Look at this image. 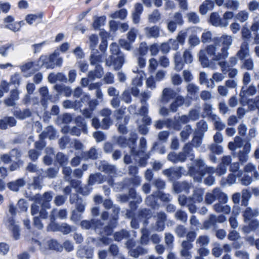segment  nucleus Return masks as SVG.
<instances>
[{"label":"nucleus","instance_id":"338daca9","mask_svg":"<svg viewBox=\"0 0 259 259\" xmlns=\"http://www.w3.org/2000/svg\"><path fill=\"white\" fill-rule=\"evenodd\" d=\"M59 167H50L46 171L47 176L50 179L55 178L59 171Z\"/></svg>","mask_w":259,"mask_h":259},{"label":"nucleus","instance_id":"49530a36","mask_svg":"<svg viewBox=\"0 0 259 259\" xmlns=\"http://www.w3.org/2000/svg\"><path fill=\"white\" fill-rule=\"evenodd\" d=\"M90 48L93 52H98L96 47L98 43V37L96 34H92L90 36Z\"/></svg>","mask_w":259,"mask_h":259},{"label":"nucleus","instance_id":"6ab92c4d","mask_svg":"<svg viewBox=\"0 0 259 259\" xmlns=\"http://www.w3.org/2000/svg\"><path fill=\"white\" fill-rule=\"evenodd\" d=\"M16 120L13 117H5L0 119V129L6 130L8 126L13 127L16 125Z\"/></svg>","mask_w":259,"mask_h":259},{"label":"nucleus","instance_id":"680f3d73","mask_svg":"<svg viewBox=\"0 0 259 259\" xmlns=\"http://www.w3.org/2000/svg\"><path fill=\"white\" fill-rule=\"evenodd\" d=\"M155 194L157 198L163 202H168L170 201V199L169 198L170 195L168 194H165L159 190L155 191Z\"/></svg>","mask_w":259,"mask_h":259},{"label":"nucleus","instance_id":"864d4df0","mask_svg":"<svg viewBox=\"0 0 259 259\" xmlns=\"http://www.w3.org/2000/svg\"><path fill=\"white\" fill-rule=\"evenodd\" d=\"M43 14L40 13L37 14H28L26 16L25 20L29 24H32L37 19H41Z\"/></svg>","mask_w":259,"mask_h":259},{"label":"nucleus","instance_id":"5701e85b","mask_svg":"<svg viewBox=\"0 0 259 259\" xmlns=\"http://www.w3.org/2000/svg\"><path fill=\"white\" fill-rule=\"evenodd\" d=\"M82 159L87 160L89 159L96 160L98 157L97 150L94 147H92L89 151L82 152L80 154Z\"/></svg>","mask_w":259,"mask_h":259},{"label":"nucleus","instance_id":"79ce46f5","mask_svg":"<svg viewBox=\"0 0 259 259\" xmlns=\"http://www.w3.org/2000/svg\"><path fill=\"white\" fill-rule=\"evenodd\" d=\"M49 248L51 250L61 252L63 250V246L55 239H51L48 241Z\"/></svg>","mask_w":259,"mask_h":259},{"label":"nucleus","instance_id":"3c124183","mask_svg":"<svg viewBox=\"0 0 259 259\" xmlns=\"http://www.w3.org/2000/svg\"><path fill=\"white\" fill-rule=\"evenodd\" d=\"M175 64V69L177 71H181L184 67V63L182 62V58L180 54L177 53L174 57Z\"/></svg>","mask_w":259,"mask_h":259},{"label":"nucleus","instance_id":"de8ad7c7","mask_svg":"<svg viewBox=\"0 0 259 259\" xmlns=\"http://www.w3.org/2000/svg\"><path fill=\"white\" fill-rule=\"evenodd\" d=\"M251 196L250 192L247 189H243L242 191L241 205L246 206Z\"/></svg>","mask_w":259,"mask_h":259},{"label":"nucleus","instance_id":"f03ea898","mask_svg":"<svg viewBox=\"0 0 259 259\" xmlns=\"http://www.w3.org/2000/svg\"><path fill=\"white\" fill-rule=\"evenodd\" d=\"M110 51L111 55L106 59V65L108 66L113 65L115 70H120L124 63L125 58L123 53L115 42L111 44Z\"/></svg>","mask_w":259,"mask_h":259},{"label":"nucleus","instance_id":"e2e57ef3","mask_svg":"<svg viewBox=\"0 0 259 259\" xmlns=\"http://www.w3.org/2000/svg\"><path fill=\"white\" fill-rule=\"evenodd\" d=\"M172 122V119L170 118H168L165 120H158L156 121L155 124V126L157 129H161L165 125H166L167 126H169Z\"/></svg>","mask_w":259,"mask_h":259},{"label":"nucleus","instance_id":"b1692460","mask_svg":"<svg viewBox=\"0 0 259 259\" xmlns=\"http://www.w3.org/2000/svg\"><path fill=\"white\" fill-rule=\"evenodd\" d=\"M103 182V176L101 173L97 172L89 176L88 183L92 187L96 183L101 184Z\"/></svg>","mask_w":259,"mask_h":259},{"label":"nucleus","instance_id":"473e14b6","mask_svg":"<svg viewBox=\"0 0 259 259\" xmlns=\"http://www.w3.org/2000/svg\"><path fill=\"white\" fill-rule=\"evenodd\" d=\"M93 249L89 247L82 248L77 251V254L80 257H85L88 259L92 258L93 256Z\"/></svg>","mask_w":259,"mask_h":259},{"label":"nucleus","instance_id":"412c9836","mask_svg":"<svg viewBox=\"0 0 259 259\" xmlns=\"http://www.w3.org/2000/svg\"><path fill=\"white\" fill-rule=\"evenodd\" d=\"M54 89L57 92L58 95H64L66 97H70L72 93V90L69 87L64 84H57L54 87Z\"/></svg>","mask_w":259,"mask_h":259},{"label":"nucleus","instance_id":"72a5a7b5","mask_svg":"<svg viewBox=\"0 0 259 259\" xmlns=\"http://www.w3.org/2000/svg\"><path fill=\"white\" fill-rule=\"evenodd\" d=\"M204 190L201 188H198L194 190L192 197H189V199H192L195 202L200 203L203 200Z\"/></svg>","mask_w":259,"mask_h":259},{"label":"nucleus","instance_id":"5fc2aeb1","mask_svg":"<svg viewBox=\"0 0 259 259\" xmlns=\"http://www.w3.org/2000/svg\"><path fill=\"white\" fill-rule=\"evenodd\" d=\"M93 190L92 187L89 185H85L84 187H80L77 189L76 192L83 196H87L90 194Z\"/></svg>","mask_w":259,"mask_h":259},{"label":"nucleus","instance_id":"ea45409f","mask_svg":"<svg viewBox=\"0 0 259 259\" xmlns=\"http://www.w3.org/2000/svg\"><path fill=\"white\" fill-rule=\"evenodd\" d=\"M55 159L60 166H66L68 163V156L62 152L57 153Z\"/></svg>","mask_w":259,"mask_h":259},{"label":"nucleus","instance_id":"423d86ee","mask_svg":"<svg viewBox=\"0 0 259 259\" xmlns=\"http://www.w3.org/2000/svg\"><path fill=\"white\" fill-rule=\"evenodd\" d=\"M53 194L52 191L46 192L42 195L36 194L33 196L32 200L35 203L40 204V206L50 209L51 207L50 202L53 199Z\"/></svg>","mask_w":259,"mask_h":259},{"label":"nucleus","instance_id":"cd10ccee","mask_svg":"<svg viewBox=\"0 0 259 259\" xmlns=\"http://www.w3.org/2000/svg\"><path fill=\"white\" fill-rule=\"evenodd\" d=\"M150 152L144 153L140 156H134L135 158L136 161H137L138 166L140 167H145L147 164V160L150 158L151 155Z\"/></svg>","mask_w":259,"mask_h":259},{"label":"nucleus","instance_id":"603ef678","mask_svg":"<svg viewBox=\"0 0 259 259\" xmlns=\"http://www.w3.org/2000/svg\"><path fill=\"white\" fill-rule=\"evenodd\" d=\"M12 48L14 50V46L12 43H9L0 46V54L3 57H7L9 50Z\"/></svg>","mask_w":259,"mask_h":259},{"label":"nucleus","instance_id":"37998d69","mask_svg":"<svg viewBox=\"0 0 259 259\" xmlns=\"http://www.w3.org/2000/svg\"><path fill=\"white\" fill-rule=\"evenodd\" d=\"M203 228L208 230L211 227H216V221H215V215L211 214L210 215L209 219L204 222Z\"/></svg>","mask_w":259,"mask_h":259},{"label":"nucleus","instance_id":"09e8293b","mask_svg":"<svg viewBox=\"0 0 259 259\" xmlns=\"http://www.w3.org/2000/svg\"><path fill=\"white\" fill-rule=\"evenodd\" d=\"M127 11L125 9H121L110 15V17L113 19L119 18L121 20L125 19L127 16Z\"/></svg>","mask_w":259,"mask_h":259},{"label":"nucleus","instance_id":"0e129e2a","mask_svg":"<svg viewBox=\"0 0 259 259\" xmlns=\"http://www.w3.org/2000/svg\"><path fill=\"white\" fill-rule=\"evenodd\" d=\"M188 22L193 24H197L200 22L198 15L195 12H190L187 14Z\"/></svg>","mask_w":259,"mask_h":259},{"label":"nucleus","instance_id":"dca6fc26","mask_svg":"<svg viewBox=\"0 0 259 259\" xmlns=\"http://www.w3.org/2000/svg\"><path fill=\"white\" fill-rule=\"evenodd\" d=\"M99 170L109 175H113L116 172V168L114 165L109 164L105 161H101L98 166Z\"/></svg>","mask_w":259,"mask_h":259},{"label":"nucleus","instance_id":"774afa93","mask_svg":"<svg viewBox=\"0 0 259 259\" xmlns=\"http://www.w3.org/2000/svg\"><path fill=\"white\" fill-rule=\"evenodd\" d=\"M70 142V138L68 136H63L59 140V145L60 149H64Z\"/></svg>","mask_w":259,"mask_h":259},{"label":"nucleus","instance_id":"20e7f679","mask_svg":"<svg viewBox=\"0 0 259 259\" xmlns=\"http://www.w3.org/2000/svg\"><path fill=\"white\" fill-rule=\"evenodd\" d=\"M213 41L215 46H222L221 53H218L215 56L214 59L220 60L227 58L229 56L228 50L230 49L233 41L232 37L230 35H223L221 37H214Z\"/></svg>","mask_w":259,"mask_h":259},{"label":"nucleus","instance_id":"13d9d810","mask_svg":"<svg viewBox=\"0 0 259 259\" xmlns=\"http://www.w3.org/2000/svg\"><path fill=\"white\" fill-rule=\"evenodd\" d=\"M140 149L137 150V152H139L137 156L143 155L145 153L147 148V141L144 137H142L140 140Z\"/></svg>","mask_w":259,"mask_h":259},{"label":"nucleus","instance_id":"bf43d9fd","mask_svg":"<svg viewBox=\"0 0 259 259\" xmlns=\"http://www.w3.org/2000/svg\"><path fill=\"white\" fill-rule=\"evenodd\" d=\"M72 116L71 114L69 113H64L58 117V121H60L62 123L68 124L72 121Z\"/></svg>","mask_w":259,"mask_h":259},{"label":"nucleus","instance_id":"6e6552de","mask_svg":"<svg viewBox=\"0 0 259 259\" xmlns=\"http://www.w3.org/2000/svg\"><path fill=\"white\" fill-rule=\"evenodd\" d=\"M195 156L193 153L192 144L188 143L185 145L183 147V151L177 154L178 162H184L187 158L190 160L194 159Z\"/></svg>","mask_w":259,"mask_h":259},{"label":"nucleus","instance_id":"2eb2a0df","mask_svg":"<svg viewBox=\"0 0 259 259\" xmlns=\"http://www.w3.org/2000/svg\"><path fill=\"white\" fill-rule=\"evenodd\" d=\"M259 215V210L258 208L252 209L250 207H247L243 212V217L244 221L247 223L249 221L255 219L254 218Z\"/></svg>","mask_w":259,"mask_h":259},{"label":"nucleus","instance_id":"2f4dec72","mask_svg":"<svg viewBox=\"0 0 259 259\" xmlns=\"http://www.w3.org/2000/svg\"><path fill=\"white\" fill-rule=\"evenodd\" d=\"M214 193L215 195L216 200L219 201V202L225 204L228 202V197L227 194L222 191V190L218 188L214 189Z\"/></svg>","mask_w":259,"mask_h":259},{"label":"nucleus","instance_id":"1a4fd4ad","mask_svg":"<svg viewBox=\"0 0 259 259\" xmlns=\"http://www.w3.org/2000/svg\"><path fill=\"white\" fill-rule=\"evenodd\" d=\"M182 169H183V167L181 166L178 167H171L164 169L163 171V174L168 178L170 181L174 183L182 177Z\"/></svg>","mask_w":259,"mask_h":259},{"label":"nucleus","instance_id":"58836bf2","mask_svg":"<svg viewBox=\"0 0 259 259\" xmlns=\"http://www.w3.org/2000/svg\"><path fill=\"white\" fill-rule=\"evenodd\" d=\"M130 236L129 232L124 229L116 232L113 235L114 239L116 241H120L123 239H127L130 237Z\"/></svg>","mask_w":259,"mask_h":259},{"label":"nucleus","instance_id":"052dcab7","mask_svg":"<svg viewBox=\"0 0 259 259\" xmlns=\"http://www.w3.org/2000/svg\"><path fill=\"white\" fill-rule=\"evenodd\" d=\"M187 230V228L183 225H179L175 229V232L177 235L180 237L182 238L186 236Z\"/></svg>","mask_w":259,"mask_h":259},{"label":"nucleus","instance_id":"9b49d317","mask_svg":"<svg viewBox=\"0 0 259 259\" xmlns=\"http://www.w3.org/2000/svg\"><path fill=\"white\" fill-rule=\"evenodd\" d=\"M69 202L72 204H75V208L77 211L80 213L84 212L86 204L82 198L79 197L77 194L72 193L71 194Z\"/></svg>","mask_w":259,"mask_h":259},{"label":"nucleus","instance_id":"393cba45","mask_svg":"<svg viewBox=\"0 0 259 259\" xmlns=\"http://www.w3.org/2000/svg\"><path fill=\"white\" fill-rule=\"evenodd\" d=\"M152 213L151 210L144 208L141 209L138 213V217L140 220H144V224L147 225L148 223V220L152 217Z\"/></svg>","mask_w":259,"mask_h":259},{"label":"nucleus","instance_id":"f8f14e48","mask_svg":"<svg viewBox=\"0 0 259 259\" xmlns=\"http://www.w3.org/2000/svg\"><path fill=\"white\" fill-rule=\"evenodd\" d=\"M199 87L193 83H189L187 87V91L188 92V103L187 101L185 104L189 106L190 105L192 100H197L199 99L198 92Z\"/></svg>","mask_w":259,"mask_h":259},{"label":"nucleus","instance_id":"f257e3e1","mask_svg":"<svg viewBox=\"0 0 259 259\" xmlns=\"http://www.w3.org/2000/svg\"><path fill=\"white\" fill-rule=\"evenodd\" d=\"M256 93V88L253 85L249 86L247 90H245V87H242L240 93V103L242 106L248 105V108L250 111H254L258 109L259 111V96H257L255 98L246 99V96H253Z\"/></svg>","mask_w":259,"mask_h":259},{"label":"nucleus","instance_id":"69168bd1","mask_svg":"<svg viewBox=\"0 0 259 259\" xmlns=\"http://www.w3.org/2000/svg\"><path fill=\"white\" fill-rule=\"evenodd\" d=\"M175 218L177 220H180L183 223H185L187 221V213L182 210H178L175 213Z\"/></svg>","mask_w":259,"mask_h":259},{"label":"nucleus","instance_id":"c85d7f7f","mask_svg":"<svg viewBox=\"0 0 259 259\" xmlns=\"http://www.w3.org/2000/svg\"><path fill=\"white\" fill-rule=\"evenodd\" d=\"M157 199L155 192H154L152 194L147 197L145 202L147 205L150 206L153 209H155L159 207Z\"/></svg>","mask_w":259,"mask_h":259},{"label":"nucleus","instance_id":"a18cd8bd","mask_svg":"<svg viewBox=\"0 0 259 259\" xmlns=\"http://www.w3.org/2000/svg\"><path fill=\"white\" fill-rule=\"evenodd\" d=\"M191 133V126L190 124L186 125L183 130L180 133L181 140L183 142L187 140Z\"/></svg>","mask_w":259,"mask_h":259},{"label":"nucleus","instance_id":"6e6d98bb","mask_svg":"<svg viewBox=\"0 0 259 259\" xmlns=\"http://www.w3.org/2000/svg\"><path fill=\"white\" fill-rule=\"evenodd\" d=\"M162 95L165 99L169 100L175 98L176 93L171 89L165 88L162 91Z\"/></svg>","mask_w":259,"mask_h":259},{"label":"nucleus","instance_id":"bb28decb","mask_svg":"<svg viewBox=\"0 0 259 259\" xmlns=\"http://www.w3.org/2000/svg\"><path fill=\"white\" fill-rule=\"evenodd\" d=\"M148 252L147 249L141 246H138L136 248H132L128 250L129 254L135 258L138 257L140 255H144Z\"/></svg>","mask_w":259,"mask_h":259},{"label":"nucleus","instance_id":"aec40b11","mask_svg":"<svg viewBox=\"0 0 259 259\" xmlns=\"http://www.w3.org/2000/svg\"><path fill=\"white\" fill-rule=\"evenodd\" d=\"M172 187L176 193H179L183 191L187 192L190 189L189 184L186 181L174 182Z\"/></svg>","mask_w":259,"mask_h":259},{"label":"nucleus","instance_id":"a19ab883","mask_svg":"<svg viewBox=\"0 0 259 259\" xmlns=\"http://www.w3.org/2000/svg\"><path fill=\"white\" fill-rule=\"evenodd\" d=\"M56 209H53L51 212L50 215V223L47 227L48 231H52L55 227L58 226L59 223L56 222Z\"/></svg>","mask_w":259,"mask_h":259},{"label":"nucleus","instance_id":"a211bd4d","mask_svg":"<svg viewBox=\"0 0 259 259\" xmlns=\"http://www.w3.org/2000/svg\"><path fill=\"white\" fill-rule=\"evenodd\" d=\"M26 184L24 178H19L15 181H11L7 184V187L11 191L18 192L20 188Z\"/></svg>","mask_w":259,"mask_h":259},{"label":"nucleus","instance_id":"c756f323","mask_svg":"<svg viewBox=\"0 0 259 259\" xmlns=\"http://www.w3.org/2000/svg\"><path fill=\"white\" fill-rule=\"evenodd\" d=\"M90 64L91 65H100V63L103 62V55L99 54L98 52H93L91 51L90 55Z\"/></svg>","mask_w":259,"mask_h":259},{"label":"nucleus","instance_id":"c9c22d12","mask_svg":"<svg viewBox=\"0 0 259 259\" xmlns=\"http://www.w3.org/2000/svg\"><path fill=\"white\" fill-rule=\"evenodd\" d=\"M39 92L42 97L41 99V104L43 106H44L47 104V101L51 100V96L49 95L48 89L47 87H42L39 89Z\"/></svg>","mask_w":259,"mask_h":259},{"label":"nucleus","instance_id":"4468645a","mask_svg":"<svg viewBox=\"0 0 259 259\" xmlns=\"http://www.w3.org/2000/svg\"><path fill=\"white\" fill-rule=\"evenodd\" d=\"M141 184V178L139 176H134L125 179L122 183V188H134L139 186Z\"/></svg>","mask_w":259,"mask_h":259},{"label":"nucleus","instance_id":"4c0bfd02","mask_svg":"<svg viewBox=\"0 0 259 259\" xmlns=\"http://www.w3.org/2000/svg\"><path fill=\"white\" fill-rule=\"evenodd\" d=\"M74 122L79 127L81 128V130L84 134H87L88 128L87 123L84 119L81 116H78L74 119Z\"/></svg>","mask_w":259,"mask_h":259},{"label":"nucleus","instance_id":"e433bc0d","mask_svg":"<svg viewBox=\"0 0 259 259\" xmlns=\"http://www.w3.org/2000/svg\"><path fill=\"white\" fill-rule=\"evenodd\" d=\"M106 17L105 16H102L100 17L95 16L94 21L92 26L94 29H99L101 26L105 24Z\"/></svg>","mask_w":259,"mask_h":259},{"label":"nucleus","instance_id":"a878e982","mask_svg":"<svg viewBox=\"0 0 259 259\" xmlns=\"http://www.w3.org/2000/svg\"><path fill=\"white\" fill-rule=\"evenodd\" d=\"M73 230V227L69 225L67 223H63L58 224V226L55 227L52 232H60L63 234H68Z\"/></svg>","mask_w":259,"mask_h":259},{"label":"nucleus","instance_id":"39448f33","mask_svg":"<svg viewBox=\"0 0 259 259\" xmlns=\"http://www.w3.org/2000/svg\"><path fill=\"white\" fill-rule=\"evenodd\" d=\"M204 162L203 160L199 159L196 161L195 166H191L189 172L194 176V179L198 182L202 181V177L205 174L206 170L204 167Z\"/></svg>","mask_w":259,"mask_h":259},{"label":"nucleus","instance_id":"c03bdc74","mask_svg":"<svg viewBox=\"0 0 259 259\" xmlns=\"http://www.w3.org/2000/svg\"><path fill=\"white\" fill-rule=\"evenodd\" d=\"M154 151H157L161 154H163L166 152L165 146L159 142H155L153 143V146L149 152L151 154Z\"/></svg>","mask_w":259,"mask_h":259},{"label":"nucleus","instance_id":"4d7b16f0","mask_svg":"<svg viewBox=\"0 0 259 259\" xmlns=\"http://www.w3.org/2000/svg\"><path fill=\"white\" fill-rule=\"evenodd\" d=\"M149 21L150 23H155L160 19V14L158 10H154L152 13L149 16Z\"/></svg>","mask_w":259,"mask_h":259},{"label":"nucleus","instance_id":"7ed1b4c3","mask_svg":"<svg viewBox=\"0 0 259 259\" xmlns=\"http://www.w3.org/2000/svg\"><path fill=\"white\" fill-rule=\"evenodd\" d=\"M216 47L214 45H209L206 47V51L201 50L199 52V60L203 67H210L214 69V59Z\"/></svg>","mask_w":259,"mask_h":259},{"label":"nucleus","instance_id":"7c9ffc66","mask_svg":"<svg viewBox=\"0 0 259 259\" xmlns=\"http://www.w3.org/2000/svg\"><path fill=\"white\" fill-rule=\"evenodd\" d=\"M37 65L40 64V67L39 68L41 67L42 66H45L46 68L47 69H53L55 67V63L50 62L48 59L47 58L46 56H41L37 61Z\"/></svg>","mask_w":259,"mask_h":259},{"label":"nucleus","instance_id":"8fccbe9b","mask_svg":"<svg viewBox=\"0 0 259 259\" xmlns=\"http://www.w3.org/2000/svg\"><path fill=\"white\" fill-rule=\"evenodd\" d=\"M31 112L29 109H25L23 111H16L15 115L20 119H24L31 116Z\"/></svg>","mask_w":259,"mask_h":259},{"label":"nucleus","instance_id":"4be33fe9","mask_svg":"<svg viewBox=\"0 0 259 259\" xmlns=\"http://www.w3.org/2000/svg\"><path fill=\"white\" fill-rule=\"evenodd\" d=\"M137 137L136 135L127 139L126 147H128L130 148L131 154L133 156H137L139 152H137L136 149Z\"/></svg>","mask_w":259,"mask_h":259},{"label":"nucleus","instance_id":"f3484780","mask_svg":"<svg viewBox=\"0 0 259 259\" xmlns=\"http://www.w3.org/2000/svg\"><path fill=\"white\" fill-rule=\"evenodd\" d=\"M104 74V69L101 65H96L95 69L89 72L88 78L92 80H95L96 78H101Z\"/></svg>","mask_w":259,"mask_h":259},{"label":"nucleus","instance_id":"f704fd0d","mask_svg":"<svg viewBox=\"0 0 259 259\" xmlns=\"http://www.w3.org/2000/svg\"><path fill=\"white\" fill-rule=\"evenodd\" d=\"M145 29L148 37L157 38L159 36V27L157 26L147 27Z\"/></svg>","mask_w":259,"mask_h":259},{"label":"nucleus","instance_id":"9d476101","mask_svg":"<svg viewBox=\"0 0 259 259\" xmlns=\"http://www.w3.org/2000/svg\"><path fill=\"white\" fill-rule=\"evenodd\" d=\"M104 223L100 220L91 219L90 221L83 220L80 223L81 227L87 230L92 229L96 232L100 229Z\"/></svg>","mask_w":259,"mask_h":259},{"label":"nucleus","instance_id":"0eeeda50","mask_svg":"<svg viewBox=\"0 0 259 259\" xmlns=\"http://www.w3.org/2000/svg\"><path fill=\"white\" fill-rule=\"evenodd\" d=\"M8 230L11 232L12 236L15 240L20 238V226L18 222H16L13 217L8 218L6 223Z\"/></svg>","mask_w":259,"mask_h":259},{"label":"nucleus","instance_id":"ddd939ff","mask_svg":"<svg viewBox=\"0 0 259 259\" xmlns=\"http://www.w3.org/2000/svg\"><path fill=\"white\" fill-rule=\"evenodd\" d=\"M209 21L214 26L226 27L228 22L222 19L217 12L212 13L209 17Z\"/></svg>","mask_w":259,"mask_h":259}]
</instances>
